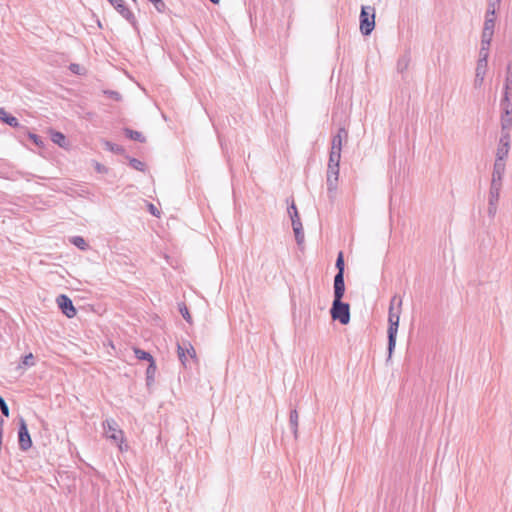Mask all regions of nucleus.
<instances>
[{"instance_id": "393cba45", "label": "nucleus", "mask_w": 512, "mask_h": 512, "mask_svg": "<svg viewBox=\"0 0 512 512\" xmlns=\"http://www.w3.org/2000/svg\"><path fill=\"white\" fill-rule=\"evenodd\" d=\"M493 34L494 30L483 28L481 43L490 45L493 38Z\"/></svg>"}, {"instance_id": "aec40b11", "label": "nucleus", "mask_w": 512, "mask_h": 512, "mask_svg": "<svg viewBox=\"0 0 512 512\" xmlns=\"http://www.w3.org/2000/svg\"><path fill=\"white\" fill-rule=\"evenodd\" d=\"M489 48H490V45L481 43V48L479 51V59L477 62L488 64Z\"/></svg>"}, {"instance_id": "423d86ee", "label": "nucleus", "mask_w": 512, "mask_h": 512, "mask_svg": "<svg viewBox=\"0 0 512 512\" xmlns=\"http://www.w3.org/2000/svg\"><path fill=\"white\" fill-rule=\"evenodd\" d=\"M19 446L23 451L28 450L32 446V440L27 428V424L23 418L19 420L18 431Z\"/></svg>"}, {"instance_id": "c03bdc74", "label": "nucleus", "mask_w": 512, "mask_h": 512, "mask_svg": "<svg viewBox=\"0 0 512 512\" xmlns=\"http://www.w3.org/2000/svg\"><path fill=\"white\" fill-rule=\"evenodd\" d=\"M407 67V62L406 61H399L398 63V68L403 71L404 69H406Z\"/></svg>"}, {"instance_id": "de8ad7c7", "label": "nucleus", "mask_w": 512, "mask_h": 512, "mask_svg": "<svg viewBox=\"0 0 512 512\" xmlns=\"http://www.w3.org/2000/svg\"><path fill=\"white\" fill-rule=\"evenodd\" d=\"M30 138L36 143L39 144L41 141H39V137L35 134H30Z\"/></svg>"}, {"instance_id": "bb28decb", "label": "nucleus", "mask_w": 512, "mask_h": 512, "mask_svg": "<svg viewBox=\"0 0 512 512\" xmlns=\"http://www.w3.org/2000/svg\"><path fill=\"white\" fill-rule=\"evenodd\" d=\"M125 134H126V136H128L132 140L139 141V142H143L144 141V137L138 131H134V130H131V129H126L125 130Z\"/></svg>"}, {"instance_id": "cd10ccee", "label": "nucleus", "mask_w": 512, "mask_h": 512, "mask_svg": "<svg viewBox=\"0 0 512 512\" xmlns=\"http://www.w3.org/2000/svg\"><path fill=\"white\" fill-rule=\"evenodd\" d=\"M134 353H135V356L136 358L140 359V360H147L149 361V363L151 362V360H154L153 357L146 351L144 350H141V349H134Z\"/></svg>"}, {"instance_id": "c85d7f7f", "label": "nucleus", "mask_w": 512, "mask_h": 512, "mask_svg": "<svg viewBox=\"0 0 512 512\" xmlns=\"http://www.w3.org/2000/svg\"><path fill=\"white\" fill-rule=\"evenodd\" d=\"M510 142H511L510 129H507V130L501 129V136L499 139V143L510 146Z\"/></svg>"}, {"instance_id": "2eb2a0df", "label": "nucleus", "mask_w": 512, "mask_h": 512, "mask_svg": "<svg viewBox=\"0 0 512 512\" xmlns=\"http://www.w3.org/2000/svg\"><path fill=\"white\" fill-rule=\"evenodd\" d=\"M341 151L331 150L327 170L339 171Z\"/></svg>"}, {"instance_id": "e433bc0d", "label": "nucleus", "mask_w": 512, "mask_h": 512, "mask_svg": "<svg viewBox=\"0 0 512 512\" xmlns=\"http://www.w3.org/2000/svg\"><path fill=\"white\" fill-rule=\"evenodd\" d=\"M130 165H131L134 169H136V170H139V171H143V170H144V163H143V162H141V161H140V160H138V159H135V158L131 159V160H130Z\"/></svg>"}, {"instance_id": "39448f33", "label": "nucleus", "mask_w": 512, "mask_h": 512, "mask_svg": "<svg viewBox=\"0 0 512 512\" xmlns=\"http://www.w3.org/2000/svg\"><path fill=\"white\" fill-rule=\"evenodd\" d=\"M288 214L292 221L296 242L301 244L304 241V234L302 231V223L300 222L299 214L294 202H292V204L288 207Z\"/></svg>"}, {"instance_id": "c756f323", "label": "nucleus", "mask_w": 512, "mask_h": 512, "mask_svg": "<svg viewBox=\"0 0 512 512\" xmlns=\"http://www.w3.org/2000/svg\"><path fill=\"white\" fill-rule=\"evenodd\" d=\"M396 308H402V298L394 295L390 301L389 310H395Z\"/></svg>"}, {"instance_id": "9d476101", "label": "nucleus", "mask_w": 512, "mask_h": 512, "mask_svg": "<svg viewBox=\"0 0 512 512\" xmlns=\"http://www.w3.org/2000/svg\"><path fill=\"white\" fill-rule=\"evenodd\" d=\"M505 172V162L497 161L494 162L491 185L502 187V177Z\"/></svg>"}, {"instance_id": "7ed1b4c3", "label": "nucleus", "mask_w": 512, "mask_h": 512, "mask_svg": "<svg viewBox=\"0 0 512 512\" xmlns=\"http://www.w3.org/2000/svg\"><path fill=\"white\" fill-rule=\"evenodd\" d=\"M375 27V8L362 6L360 13V31L363 35H370Z\"/></svg>"}, {"instance_id": "f03ea898", "label": "nucleus", "mask_w": 512, "mask_h": 512, "mask_svg": "<svg viewBox=\"0 0 512 512\" xmlns=\"http://www.w3.org/2000/svg\"><path fill=\"white\" fill-rule=\"evenodd\" d=\"M103 429L105 437L117 444L120 451L127 449V446H123V431L119 429V426L114 419H106L103 422Z\"/></svg>"}, {"instance_id": "8fccbe9b", "label": "nucleus", "mask_w": 512, "mask_h": 512, "mask_svg": "<svg viewBox=\"0 0 512 512\" xmlns=\"http://www.w3.org/2000/svg\"><path fill=\"white\" fill-rule=\"evenodd\" d=\"M214 4H218L220 0H210Z\"/></svg>"}, {"instance_id": "f3484780", "label": "nucleus", "mask_w": 512, "mask_h": 512, "mask_svg": "<svg viewBox=\"0 0 512 512\" xmlns=\"http://www.w3.org/2000/svg\"><path fill=\"white\" fill-rule=\"evenodd\" d=\"M509 150H510V146L499 143L497 151H496V159L495 160L505 162V159L508 156Z\"/></svg>"}, {"instance_id": "f8f14e48", "label": "nucleus", "mask_w": 512, "mask_h": 512, "mask_svg": "<svg viewBox=\"0 0 512 512\" xmlns=\"http://www.w3.org/2000/svg\"><path fill=\"white\" fill-rule=\"evenodd\" d=\"M187 356L190 358L196 357V352L190 343L178 344V357L183 365H186Z\"/></svg>"}, {"instance_id": "a18cd8bd", "label": "nucleus", "mask_w": 512, "mask_h": 512, "mask_svg": "<svg viewBox=\"0 0 512 512\" xmlns=\"http://www.w3.org/2000/svg\"><path fill=\"white\" fill-rule=\"evenodd\" d=\"M149 208H150V212H151L154 216H158V215H159V212H158V210L154 207V205L150 204Z\"/></svg>"}, {"instance_id": "6ab92c4d", "label": "nucleus", "mask_w": 512, "mask_h": 512, "mask_svg": "<svg viewBox=\"0 0 512 512\" xmlns=\"http://www.w3.org/2000/svg\"><path fill=\"white\" fill-rule=\"evenodd\" d=\"M495 22H496V12L493 11V13L490 14V11L487 10L483 28L494 30Z\"/></svg>"}, {"instance_id": "4be33fe9", "label": "nucleus", "mask_w": 512, "mask_h": 512, "mask_svg": "<svg viewBox=\"0 0 512 512\" xmlns=\"http://www.w3.org/2000/svg\"><path fill=\"white\" fill-rule=\"evenodd\" d=\"M51 140L59 145L60 147H64L66 145V138L63 133L54 131L51 133Z\"/></svg>"}, {"instance_id": "37998d69", "label": "nucleus", "mask_w": 512, "mask_h": 512, "mask_svg": "<svg viewBox=\"0 0 512 512\" xmlns=\"http://www.w3.org/2000/svg\"><path fill=\"white\" fill-rule=\"evenodd\" d=\"M80 66L78 64H71L70 70L76 74H80Z\"/></svg>"}, {"instance_id": "49530a36", "label": "nucleus", "mask_w": 512, "mask_h": 512, "mask_svg": "<svg viewBox=\"0 0 512 512\" xmlns=\"http://www.w3.org/2000/svg\"><path fill=\"white\" fill-rule=\"evenodd\" d=\"M507 73L508 75L507 76H511L512 77V61H510L507 65Z\"/></svg>"}, {"instance_id": "1a4fd4ad", "label": "nucleus", "mask_w": 512, "mask_h": 512, "mask_svg": "<svg viewBox=\"0 0 512 512\" xmlns=\"http://www.w3.org/2000/svg\"><path fill=\"white\" fill-rule=\"evenodd\" d=\"M501 187H497L496 185H491L490 193H489V205H488V214L491 217H494L497 211V202L499 200Z\"/></svg>"}, {"instance_id": "473e14b6", "label": "nucleus", "mask_w": 512, "mask_h": 512, "mask_svg": "<svg viewBox=\"0 0 512 512\" xmlns=\"http://www.w3.org/2000/svg\"><path fill=\"white\" fill-rule=\"evenodd\" d=\"M487 2V10H489L490 14H492L493 11L496 12L497 8L501 3V0H487Z\"/></svg>"}, {"instance_id": "412c9836", "label": "nucleus", "mask_w": 512, "mask_h": 512, "mask_svg": "<svg viewBox=\"0 0 512 512\" xmlns=\"http://www.w3.org/2000/svg\"><path fill=\"white\" fill-rule=\"evenodd\" d=\"M501 112H512V96L503 95L500 103Z\"/></svg>"}, {"instance_id": "b1692460", "label": "nucleus", "mask_w": 512, "mask_h": 512, "mask_svg": "<svg viewBox=\"0 0 512 512\" xmlns=\"http://www.w3.org/2000/svg\"><path fill=\"white\" fill-rule=\"evenodd\" d=\"M345 293V282L334 283V299H342Z\"/></svg>"}, {"instance_id": "f257e3e1", "label": "nucleus", "mask_w": 512, "mask_h": 512, "mask_svg": "<svg viewBox=\"0 0 512 512\" xmlns=\"http://www.w3.org/2000/svg\"><path fill=\"white\" fill-rule=\"evenodd\" d=\"M400 314H401V308H396L395 310H389L388 312V358L387 361H389L392 357V354L394 352L395 346H396V338L399 328V321H400Z\"/></svg>"}, {"instance_id": "9b49d317", "label": "nucleus", "mask_w": 512, "mask_h": 512, "mask_svg": "<svg viewBox=\"0 0 512 512\" xmlns=\"http://www.w3.org/2000/svg\"><path fill=\"white\" fill-rule=\"evenodd\" d=\"M348 138V132L344 127L338 129L336 135L333 136L331 142V150L342 151L343 142Z\"/></svg>"}, {"instance_id": "7c9ffc66", "label": "nucleus", "mask_w": 512, "mask_h": 512, "mask_svg": "<svg viewBox=\"0 0 512 512\" xmlns=\"http://www.w3.org/2000/svg\"><path fill=\"white\" fill-rule=\"evenodd\" d=\"M71 242L78 248L82 249V250H85L86 247H87V243L86 241L84 240L83 237H80V236H75L71 239Z\"/></svg>"}, {"instance_id": "0eeeda50", "label": "nucleus", "mask_w": 512, "mask_h": 512, "mask_svg": "<svg viewBox=\"0 0 512 512\" xmlns=\"http://www.w3.org/2000/svg\"><path fill=\"white\" fill-rule=\"evenodd\" d=\"M339 171L327 170L326 184L327 193L331 201L336 198L338 188Z\"/></svg>"}, {"instance_id": "dca6fc26", "label": "nucleus", "mask_w": 512, "mask_h": 512, "mask_svg": "<svg viewBox=\"0 0 512 512\" xmlns=\"http://www.w3.org/2000/svg\"><path fill=\"white\" fill-rule=\"evenodd\" d=\"M298 419H299V416H298V412L297 410H292L290 412V417H289V423H290V427H291V430L295 436V438H297V434H298Z\"/></svg>"}, {"instance_id": "72a5a7b5", "label": "nucleus", "mask_w": 512, "mask_h": 512, "mask_svg": "<svg viewBox=\"0 0 512 512\" xmlns=\"http://www.w3.org/2000/svg\"><path fill=\"white\" fill-rule=\"evenodd\" d=\"M504 94L508 96H512V77L507 76L504 87Z\"/></svg>"}, {"instance_id": "ddd939ff", "label": "nucleus", "mask_w": 512, "mask_h": 512, "mask_svg": "<svg viewBox=\"0 0 512 512\" xmlns=\"http://www.w3.org/2000/svg\"><path fill=\"white\" fill-rule=\"evenodd\" d=\"M487 65L486 63H479L477 62L476 69H475V79H474V87L480 88L483 85L486 71H487Z\"/></svg>"}, {"instance_id": "c9c22d12", "label": "nucleus", "mask_w": 512, "mask_h": 512, "mask_svg": "<svg viewBox=\"0 0 512 512\" xmlns=\"http://www.w3.org/2000/svg\"><path fill=\"white\" fill-rule=\"evenodd\" d=\"M105 147H106V149H108V150H110V151H112L114 153L122 152V148L120 146H118L116 144H113V143H111L109 141L105 142Z\"/></svg>"}, {"instance_id": "6e6552de", "label": "nucleus", "mask_w": 512, "mask_h": 512, "mask_svg": "<svg viewBox=\"0 0 512 512\" xmlns=\"http://www.w3.org/2000/svg\"><path fill=\"white\" fill-rule=\"evenodd\" d=\"M56 302L62 313L68 318H73L76 315V309L73 306L72 300L68 296L61 294L57 297Z\"/></svg>"}, {"instance_id": "5701e85b", "label": "nucleus", "mask_w": 512, "mask_h": 512, "mask_svg": "<svg viewBox=\"0 0 512 512\" xmlns=\"http://www.w3.org/2000/svg\"><path fill=\"white\" fill-rule=\"evenodd\" d=\"M155 372H156V365H155L154 360H151V362L149 363V366L147 367V370H146V379H147L148 385L154 381Z\"/></svg>"}, {"instance_id": "09e8293b", "label": "nucleus", "mask_w": 512, "mask_h": 512, "mask_svg": "<svg viewBox=\"0 0 512 512\" xmlns=\"http://www.w3.org/2000/svg\"><path fill=\"white\" fill-rule=\"evenodd\" d=\"M110 95L115 100H119L120 99V95L117 92H110Z\"/></svg>"}, {"instance_id": "a19ab883", "label": "nucleus", "mask_w": 512, "mask_h": 512, "mask_svg": "<svg viewBox=\"0 0 512 512\" xmlns=\"http://www.w3.org/2000/svg\"><path fill=\"white\" fill-rule=\"evenodd\" d=\"M344 282V272L338 271L334 277V283Z\"/></svg>"}, {"instance_id": "f704fd0d", "label": "nucleus", "mask_w": 512, "mask_h": 512, "mask_svg": "<svg viewBox=\"0 0 512 512\" xmlns=\"http://www.w3.org/2000/svg\"><path fill=\"white\" fill-rule=\"evenodd\" d=\"M155 7V9L160 12V13H163L166 9V4L164 3L163 0H152L151 1Z\"/></svg>"}, {"instance_id": "58836bf2", "label": "nucleus", "mask_w": 512, "mask_h": 512, "mask_svg": "<svg viewBox=\"0 0 512 512\" xmlns=\"http://www.w3.org/2000/svg\"><path fill=\"white\" fill-rule=\"evenodd\" d=\"M0 410L2 414L6 417L9 416V408L7 403L5 402L4 398L0 396Z\"/></svg>"}, {"instance_id": "ea45409f", "label": "nucleus", "mask_w": 512, "mask_h": 512, "mask_svg": "<svg viewBox=\"0 0 512 512\" xmlns=\"http://www.w3.org/2000/svg\"><path fill=\"white\" fill-rule=\"evenodd\" d=\"M180 313L182 314L183 318L187 321V322H190L191 321V316L189 314V311L187 309V307L185 305H180Z\"/></svg>"}, {"instance_id": "4c0bfd02", "label": "nucleus", "mask_w": 512, "mask_h": 512, "mask_svg": "<svg viewBox=\"0 0 512 512\" xmlns=\"http://www.w3.org/2000/svg\"><path fill=\"white\" fill-rule=\"evenodd\" d=\"M336 268L338 269V271L344 272V258H343V253L342 252H340L338 254V257H337V260H336Z\"/></svg>"}, {"instance_id": "79ce46f5", "label": "nucleus", "mask_w": 512, "mask_h": 512, "mask_svg": "<svg viewBox=\"0 0 512 512\" xmlns=\"http://www.w3.org/2000/svg\"><path fill=\"white\" fill-rule=\"evenodd\" d=\"M8 114L9 113L4 108L0 107V121L4 123V119L8 116Z\"/></svg>"}, {"instance_id": "4468645a", "label": "nucleus", "mask_w": 512, "mask_h": 512, "mask_svg": "<svg viewBox=\"0 0 512 512\" xmlns=\"http://www.w3.org/2000/svg\"><path fill=\"white\" fill-rule=\"evenodd\" d=\"M114 8L127 20L133 18V13L125 6L124 0H108Z\"/></svg>"}, {"instance_id": "2f4dec72", "label": "nucleus", "mask_w": 512, "mask_h": 512, "mask_svg": "<svg viewBox=\"0 0 512 512\" xmlns=\"http://www.w3.org/2000/svg\"><path fill=\"white\" fill-rule=\"evenodd\" d=\"M4 123L13 128L20 127V123H19L18 119L16 117L12 116L11 114H8V116L5 117Z\"/></svg>"}, {"instance_id": "a211bd4d", "label": "nucleus", "mask_w": 512, "mask_h": 512, "mask_svg": "<svg viewBox=\"0 0 512 512\" xmlns=\"http://www.w3.org/2000/svg\"><path fill=\"white\" fill-rule=\"evenodd\" d=\"M512 127V112H501V129L507 130Z\"/></svg>"}, {"instance_id": "a878e982", "label": "nucleus", "mask_w": 512, "mask_h": 512, "mask_svg": "<svg viewBox=\"0 0 512 512\" xmlns=\"http://www.w3.org/2000/svg\"><path fill=\"white\" fill-rule=\"evenodd\" d=\"M35 365L34 356L32 353L27 354L23 357L21 364L19 365V369L24 367H32Z\"/></svg>"}, {"instance_id": "20e7f679", "label": "nucleus", "mask_w": 512, "mask_h": 512, "mask_svg": "<svg viewBox=\"0 0 512 512\" xmlns=\"http://www.w3.org/2000/svg\"><path fill=\"white\" fill-rule=\"evenodd\" d=\"M330 314L333 320H338L341 324L346 325L350 321V306L348 303L342 302V299H334Z\"/></svg>"}]
</instances>
